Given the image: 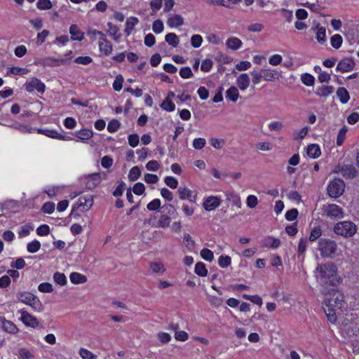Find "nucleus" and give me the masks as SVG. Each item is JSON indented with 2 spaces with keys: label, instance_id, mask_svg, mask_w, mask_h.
<instances>
[{
  "label": "nucleus",
  "instance_id": "0eeeda50",
  "mask_svg": "<svg viewBox=\"0 0 359 359\" xmlns=\"http://www.w3.org/2000/svg\"><path fill=\"white\" fill-rule=\"evenodd\" d=\"M345 190V183L339 178H334L328 184L327 191L329 196L331 198H339L341 196Z\"/></svg>",
  "mask_w": 359,
  "mask_h": 359
},
{
  "label": "nucleus",
  "instance_id": "4d7b16f0",
  "mask_svg": "<svg viewBox=\"0 0 359 359\" xmlns=\"http://www.w3.org/2000/svg\"><path fill=\"white\" fill-rule=\"evenodd\" d=\"M163 23L160 20H156L153 22L152 29L156 34H160L163 31Z\"/></svg>",
  "mask_w": 359,
  "mask_h": 359
},
{
  "label": "nucleus",
  "instance_id": "4c0bfd02",
  "mask_svg": "<svg viewBox=\"0 0 359 359\" xmlns=\"http://www.w3.org/2000/svg\"><path fill=\"white\" fill-rule=\"evenodd\" d=\"M67 62V59L61 58V59H55L53 57H48L45 60L44 64L49 65V66H53V65H61L65 64Z\"/></svg>",
  "mask_w": 359,
  "mask_h": 359
},
{
  "label": "nucleus",
  "instance_id": "473e14b6",
  "mask_svg": "<svg viewBox=\"0 0 359 359\" xmlns=\"http://www.w3.org/2000/svg\"><path fill=\"white\" fill-rule=\"evenodd\" d=\"M165 41L172 47H177L180 43L178 36L174 33H169L165 35Z\"/></svg>",
  "mask_w": 359,
  "mask_h": 359
},
{
  "label": "nucleus",
  "instance_id": "423d86ee",
  "mask_svg": "<svg viewBox=\"0 0 359 359\" xmlns=\"http://www.w3.org/2000/svg\"><path fill=\"white\" fill-rule=\"evenodd\" d=\"M161 215L157 222V227L167 228L170 226L171 218L177 215L175 207L172 204L164 205L160 211Z\"/></svg>",
  "mask_w": 359,
  "mask_h": 359
},
{
  "label": "nucleus",
  "instance_id": "aec40b11",
  "mask_svg": "<svg viewBox=\"0 0 359 359\" xmlns=\"http://www.w3.org/2000/svg\"><path fill=\"white\" fill-rule=\"evenodd\" d=\"M167 24L170 27H178L184 24V18L178 14L170 15Z\"/></svg>",
  "mask_w": 359,
  "mask_h": 359
},
{
  "label": "nucleus",
  "instance_id": "72a5a7b5",
  "mask_svg": "<svg viewBox=\"0 0 359 359\" xmlns=\"http://www.w3.org/2000/svg\"><path fill=\"white\" fill-rule=\"evenodd\" d=\"M194 271L198 276L201 277H205L208 274V270L205 268V265L201 262H198L196 264Z\"/></svg>",
  "mask_w": 359,
  "mask_h": 359
},
{
  "label": "nucleus",
  "instance_id": "2eb2a0df",
  "mask_svg": "<svg viewBox=\"0 0 359 359\" xmlns=\"http://www.w3.org/2000/svg\"><path fill=\"white\" fill-rule=\"evenodd\" d=\"M38 133L43 134L47 137L53 138V139H57V140H72V138L69 136H65L59 133L56 130H51V129H41L39 128L37 130Z\"/></svg>",
  "mask_w": 359,
  "mask_h": 359
},
{
  "label": "nucleus",
  "instance_id": "bf43d9fd",
  "mask_svg": "<svg viewBox=\"0 0 359 359\" xmlns=\"http://www.w3.org/2000/svg\"><path fill=\"white\" fill-rule=\"evenodd\" d=\"M213 65V62L210 59H205L202 62L201 69L203 72H208Z\"/></svg>",
  "mask_w": 359,
  "mask_h": 359
},
{
  "label": "nucleus",
  "instance_id": "69168bd1",
  "mask_svg": "<svg viewBox=\"0 0 359 359\" xmlns=\"http://www.w3.org/2000/svg\"><path fill=\"white\" fill-rule=\"evenodd\" d=\"M150 268L154 273L164 272L165 270L163 265L160 262H151Z\"/></svg>",
  "mask_w": 359,
  "mask_h": 359
},
{
  "label": "nucleus",
  "instance_id": "7ed1b4c3",
  "mask_svg": "<svg viewBox=\"0 0 359 359\" xmlns=\"http://www.w3.org/2000/svg\"><path fill=\"white\" fill-rule=\"evenodd\" d=\"M318 250L323 257L333 258L337 255L338 245L334 240L322 238L318 241Z\"/></svg>",
  "mask_w": 359,
  "mask_h": 359
},
{
  "label": "nucleus",
  "instance_id": "052dcab7",
  "mask_svg": "<svg viewBox=\"0 0 359 359\" xmlns=\"http://www.w3.org/2000/svg\"><path fill=\"white\" fill-rule=\"evenodd\" d=\"M44 213L51 214L55 210V203L53 202H46L41 208Z\"/></svg>",
  "mask_w": 359,
  "mask_h": 359
},
{
  "label": "nucleus",
  "instance_id": "49530a36",
  "mask_svg": "<svg viewBox=\"0 0 359 359\" xmlns=\"http://www.w3.org/2000/svg\"><path fill=\"white\" fill-rule=\"evenodd\" d=\"M321 235H322V230H321L320 227L316 226L311 231L310 236H309V241L311 242L315 241L318 238H319Z\"/></svg>",
  "mask_w": 359,
  "mask_h": 359
},
{
  "label": "nucleus",
  "instance_id": "f3484780",
  "mask_svg": "<svg viewBox=\"0 0 359 359\" xmlns=\"http://www.w3.org/2000/svg\"><path fill=\"white\" fill-rule=\"evenodd\" d=\"M100 183V174L95 172L89 175L86 178V187L88 189H93Z\"/></svg>",
  "mask_w": 359,
  "mask_h": 359
},
{
  "label": "nucleus",
  "instance_id": "a18cd8bd",
  "mask_svg": "<svg viewBox=\"0 0 359 359\" xmlns=\"http://www.w3.org/2000/svg\"><path fill=\"white\" fill-rule=\"evenodd\" d=\"M161 107L169 112L173 111L175 109V104L168 99H165L161 104Z\"/></svg>",
  "mask_w": 359,
  "mask_h": 359
},
{
  "label": "nucleus",
  "instance_id": "1a4fd4ad",
  "mask_svg": "<svg viewBox=\"0 0 359 359\" xmlns=\"http://www.w3.org/2000/svg\"><path fill=\"white\" fill-rule=\"evenodd\" d=\"M333 172L341 173L346 179H353L357 176L355 166L349 164L338 165L334 168Z\"/></svg>",
  "mask_w": 359,
  "mask_h": 359
},
{
  "label": "nucleus",
  "instance_id": "58836bf2",
  "mask_svg": "<svg viewBox=\"0 0 359 359\" xmlns=\"http://www.w3.org/2000/svg\"><path fill=\"white\" fill-rule=\"evenodd\" d=\"M52 6V2L50 0H38L36 2V7L41 11L49 10Z\"/></svg>",
  "mask_w": 359,
  "mask_h": 359
},
{
  "label": "nucleus",
  "instance_id": "c9c22d12",
  "mask_svg": "<svg viewBox=\"0 0 359 359\" xmlns=\"http://www.w3.org/2000/svg\"><path fill=\"white\" fill-rule=\"evenodd\" d=\"M280 245V241L278 238L268 237L264 241V246L277 248Z\"/></svg>",
  "mask_w": 359,
  "mask_h": 359
},
{
  "label": "nucleus",
  "instance_id": "8fccbe9b",
  "mask_svg": "<svg viewBox=\"0 0 359 359\" xmlns=\"http://www.w3.org/2000/svg\"><path fill=\"white\" fill-rule=\"evenodd\" d=\"M200 254L202 258L206 261L211 262L214 259L213 252L208 248L202 249Z\"/></svg>",
  "mask_w": 359,
  "mask_h": 359
},
{
  "label": "nucleus",
  "instance_id": "a878e982",
  "mask_svg": "<svg viewBox=\"0 0 359 359\" xmlns=\"http://www.w3.org/2000/svg\"><path fill=\"white\" fill-rule=\"evenodd\" d=\"M306 153L309 157L313 158H318L321 154L319 146L316 144L309 145Z\"/></svg>",
  "mask_w": 359,
  "mask_h": 359
},
{
  "label": "nucleus",
  "instance_id": "3c124183",
  "mask_svg": "<svg viewBox=\"0 0 359 359\" xmlns=\"http://www.w3.org/2000/svg\"><path fill=\"white\" fill-rule=\"evenodd\" d=\"M164 182L167 186H168L171 189H176L178 186V181L176 178L171 177V176H167L164 179Z\"/></svg>",
  "mask_w": 359,
  "mask_h": 359
},
{
  "label": "nucleus",
  "instance_id": "cd10ccee",
  "mask_svg": "<svg viewBox=\"0 0 359 359\" xmlns=\"http://www.w3.org/2000/svg\"><path fill=\"white\" fill-rule=\"evenodd\" d=\"M70 280L74 284L84 283L87 281V278L79 273L73 272L69 276Z\"/></svg>",
  "mask_w": 359,
  "mask_h": 359
},
{
  "label": "nucleus",
  "instance_id": "412c9836",
  "mask_svg": "<svg viewBox=\"0 0 359 359\" xmlns=\"http://www.w3.org/2000/svg\"><path fill=\"white\" fill-rule=\"evenodd\" d=\"M71 39L73 41H81L84 37V33L80 30L76 25H72L69 27Z\"/></svg>",
  "mask_w": 359,
  "mask_h": 359
},
{
  "label": "nucleus",
  "instance_id": "37998d69",
  "mask_svg": "<svg viewBox=\"0 0 359 359\" xmlns=\"http://www.w3.org/2000/svg\"><path fill=\"white\" fill-rule=\"evenodd\" d=\"M53 280L57 284L63 286L67 284V278L62 273L55 272L53 274Z\"/></svg>",
  "mask_w": 359,
  "mask_h": 359
},
{
  "label": "nucleus",
  "instance_id": "6e6d98bb",
  "mask_svg": "<svg viewBox=\"0 0 359 359\" xmlns=\"http://www.w3.org/2000/svg\"><path fill=\"white\" fill-rule=\"evenodd\" d=\"M180 76L183 79H189L193 76V73L190 67H182L179 72Z\"/></svg>",
  "mask_w": 359,
  "mask_h": 359
},
{
  "label": "nucleus",
  "instance_id": "2f4dec72",
  "mask_svg": "<svg viewBox=\"0 0 359 359\" xmlns=\"http://www.w3.org/2000/svg\"><path fill=\"white\" fill-rule=\"evenodd\" d=\"M239 96L238 89L235 86L230 87L226 92V97L227 99L235 102Z\"/></svg>",
  "mask_w": 359,
  "mask_h": 359
},
{
  "label": "nucleus",
  "instance_id": "dca6fc26",
  "mask_svg": "<svg viewBox=\"0 0 359 359\" xmlns=\"http://www.w3.org/2000/svg\"><path fill=\"white\" fill-rule=\"evenodd\" d=\"M221 204V199L217 196H208L203 202V208L205 210L211 211L216 209Z\"/></svg>",
  "mask_w": 359,
  "mask_h": 359
},
{
  "label": "nucleus",
  "instance_id": "864d4df0",
  "mask_svg": "<svg viewBox=\"0 0 359 359\" xmlns=\"http://www.w3.org/2000/svg\"><path fill=\"white\" fill-rule=\"evenodd\" d=\"M347 133V128L346 126L343 127L342 128H341L338 133V135H337V144L340 146L343 144L344 140H345V137H346V134Z\"/></svg>",
  "mask_w": 359,
  "mask_h": 359
},
{
  "label": "nucleus",
  "instance_id": "a19ab883",
  "mask_svg": "<svg viewBox=\"0 0 359 359\" xmlns=\"http://www.w3.org/2000/svg\"><path fill=\"white\" fill-rule=\"evenodd\" d=\"M331 45L335 48L338 49L341 47L343 39L340 34H336L331 37Z\"/></svg>",
  "mask_w": 359,
  "mask_h": 359
},
{
  "label": "nucleus",
  "instance_id": "39448f33",
  "mask_svg": "<svg viewBox=\"0 0 359 359\" xmlns=\"http://www.w3.org/2000/svg\"><path fill=\"white\" fill-rule=\"evenodd\" d=\"M16 297L18 301L31 306L34 311H43V307L41 301L33 294L28 292H18Z\"/></svg>",
  "mask_w": 359,
  "mask_h": 359
},
{
  "label": "nucleus",
  "instance_id": "ea45409f",
  "mask_svg": "<svg viewBox=\"0 0 359 359\" xmlns=\"http://www.w3.org/2000/svg\"><path fill=\"white\" fill-rule=\"evenodd\" d=\"M29 72V69L26 68H21L19 67H13L9 69V71L7 72V74H13V75H24L27 74Z\"/></svg>",
  "mask_w": 359,
  "mask_h": 359
},
{
  "label": "nucleus",
  "instance_id": "c756f323",
  "mask_svg": "<svg viewBox=\"0 0 359 359\" xmlns=\"http://www.w3.org/2000/svg\"><path fill=\"white\" fill-rule=\"evenodd\" d=\"M316 39L320 43H323L326 41V29L324 27H320L318 24L316 26Z\"/></svg>",
  "mask_w": 359,
  "mask_h": 359
},
{
  "label": "nucleus",
  "instance_id": "774afa93",
  "mask_svg": "<svg viewBox=\"0 0 359 359\" xmlns=\"http://www.w3.org/2000/svg\"><path fill=\"white\" fill-rule=\"evenodd\" d=\"M206 141L204 138H196L193 141V147L196 149H201L205 145Z\"/></svg>",
  "mask_w": 359,
  "mask_h": 359
},
{
  "label": "nucleus",
  "instance_id": "4468645a",
  "mask_svg": "<svg viewBox=\"0 0 359 359\" xmlns=\"http://www.w3.org/2000/svg\"><path fill=\"white\" fill-rule=\"evenodd\" d=\"M355 65V62L352 58L346 57L339 62L336 69L341 72H347L353 70Z\"/></svg>",
  "mask_w": 359,
  "mask_h": 359
},
{
  "label": "nucleus",
  "instance_id": "79ce46f5",
  "mask_svg": "<svg viewBox=\"0 0 359 359\" xmlns=\"http://www.w3.org/2000/svg\"><path fill=\"white\" fill-rule=\"evenodd\" d=\"M41 248V243L39 241L34 240L29 243L27 245V250L30 253H34L39 250Z\"/></svg>",
  "mask_w": 359,
  "mask_h": 359
},
{
  "label": "nucleus",
  "instance_id": "9d476101",
  "mask_svg": "<svg viewBox=\"0 0 359 359\" xmlns=\"http://www.w3.org/2000/svg\"><path fill=\"white\" fill-rule=\"evenodd\" d=\"M23 87L29 93H32L36 90L38 93L43 94L46 90L45 84L35 77L27 80Z\"/></svg>",
  "mask_w": 359,
  "mask_h": 359
},
{
  "label": "nucleus",
  "instance_id": "e2e57ef3",
  "mask_svg": "<svg viewBox=\"0 0 359 359\" xmlns=\"http://www.w3.org/2000/svg\"><path fill=\"white\" fill-rule=\"evenodd\" d=\"M203 41V38L199 34H195L191 36V43L193 47L198 48L201 46Z\"/></svg>",
  "mask_w": 359,
  "mask_h": 359
},
{
  "label": "nucleus",
  "instance_id": "b1692460",
  "mask_svg": "<svg viewBox=\"0 0 359 359\" xmlns=\"http://www.w3.org/2000/svg\"><path fill=\"white\" fill-rule=\"evenodd\" d=\"M107 32L109 35L111 36L114 40H118L121 36V34L118 33L119 29L118 28V27L111 22H107Z\"/></svg>",
  "mask_w": 359,
  "mask_h": 359
},
{
  "label": "nucleus",
  "instance_id": "ddd939ff",
  "mask_svg": "<svg viewBox=\"0 0 359 359\" xmlns=\"http://www.w3.org/2000/svg\"><path fill=\"white\" fill-rule=\"evenodd\" d=\"M179 198L181 200H188L191 203H196V194L186 187H180L177 189Z\"/></svg>",
  "mask_w": 359,
  "mask_h": 359
},
{
  "label": "nucleus",
  "instance_id": "c03bdc74",
  "mask_svg": "<svg viewBox=\"0 0 359 359\" xmlns=\"http://www.w3.org/2000/svg\"><path fill=\"white\" fill-rule=\"evenodd\" d=\"M301 80L302 83L307 86H313L315 81L314 77L312 75L307 73L303 74L302 75Z\"/></svg>",
  "mask_w": 359,
  "mask_h": 359
},
{
  "label": "nucleus",
  "instance_id": "6e6552de",
  "mask_svg": "<svg viewBox=\"0 0 359 359\" xmlns=\"http://www.w3.org/2000/svg\"><path fill=\"white\" fill-rule=\"evenodd\" d=\"M93 204V198L92 195H87L79 197L78 202L73 206L71 215L74 217L80 216L79 214L75 213L76 210H79L81 212L88 211L90 209Z\"/></svg>",
  "mask_w": 359,
  "mask_h": 359
},
{
  "label": "nucleus",
  "instance_id": "0e129e2a",
  "mask_svg": "<svg viewBox=\"0 0 359 359\" xmlns=\"http://www.w3.org/2000/svg\"><path fill=\"white\" fill-rule=\"evenodd\" d=\"M128 144L132 147H135L140 142V138L137 134H131L128 137Z\"/></svg>",
  "mask_w": 359,
  "mask_h": 359
},
{
  "label": "nucleus",
  "instance_id": "680f3d73",
  "mask_svg": "<svg viewBox=\"0 0 359 359\" xmlns=\"http://www.w3.org/2000/svg\"><path fill=\"white\" fill-rule=\"evenodd\" d=\"M299 215L298 210L296 208H292L285 213V219L288 221L294 220Z\"/></svg>",
  "mask_w": 359,
  "mask_h": 359
},
{
  "label": "nucleus",
  "instance_id": "5701e85b",
  "mask_svg": "<svg viewBox=\"0 0 359 359\" xmlns=\"http://www.w3.org/2000/svg\"><path fill=\"white\" fill-rule=\"evenodd\" d=\"M1 322L2 327L6 332L11 334H15L18 332V329L13 322L7 320L4 318H1Z\"/></svg>",
  "mask_w": 359,
  "mask_h": 359
},
{
  "label": "nucleus",
  "instance_id": "a211bd4d",
  "mask_svg": "<svg viewBox=\"0 0 359 359\" xmlns=\"http://www.w3.org/2000/svg\"><path fill=\"white\" fill-rule=\"evenodd\" d=\"M261 72L263 79L266 81L278 80L281 76L280 72L271 69H262Z\"/></svg>",
  "mask_w": 359,
  "mask_h": 359
},
{
  "label": "nucleus",
  "instance_id": "4be33fe9",
  "mask_svg": "<svg viewBox=\"0 0 359 359\" xmlns=\"http://www.w3.org/2000/svg\"><path fill=\"white\" fill-rule=\"evenodd\" d=\"M334 88L332 86H322L316 88V94L320 97H326L332 94Z\"/></svg>",
  "mask_w": 359,
  "mask_h": 359
},
{
  "label": "nucleus",
  "instance_id": "7c9ffc66",
  "mask_svg": "<svg viewBox=\"0 0 359 359\" xmlns=\"http://www.w3.org/2000/svg\"><path fill=\"white\" fill-rule=\"evenodd\" d=\"M139 20L135 17H130L127 19L126 22V29L125 32L127 33V35H129L131 31L133 29L134 27L137 25Z\"/></svg>",
  "mask_w": 359,
  "mask_h": 359
},
{
  "label": "nucleus",
  "instance_id": "5fc2aeb1",
  "mask_svg": "<svg viewBox=\"0 0 359 359\" xmlns=\"http://www.w3.org/2000/svg\"><path fill=\"white\" fill-rule=\"evenodd\" d=\"M161 204L160 199L155 198L147 204V208L150 211L157 210L161 208Z\"/></svg>",
  "mask_w": 359,
  "mask_h": 359
},
{
  "label": "nucleus",
  "instance_id": "09e8293b",
  "mask_svg": "<svg viewBox=\"0 0 359 359\" xmlns=\"http://www.w3.org/2000/svg\"><path fill=\"white\" fill-rule=\"evenodd\" d=\"M231 263V259L229 256L222 255L219 257L218 264L222 268H226L230 266Z\"/></svg>",
  "mask_w": 359,
  "mask_h": 359
},
{
  "label": "nucleus",
  "instance_id": "f03ea898",
  "mask_svg": "<svg viewBox=\"0 0 359 359\" xmlns=\"http://www.w3.org/2000/svg\"><path fill=\"white\" fill-rule=\"evenodd\" d=\"M344 295L340 292L332 290L325 295L323 304L327 308V311H341L344 304Z\"/></svg>",
  "mask_w": 359,
  "mask_h": 359
},
{
  "label": "nucleus",
  "instance_id": "de8ad7c7",
  "mask_svg": "<svg viewBox=\"0 0 359 359\" xmlns=\"http://www.w3.org/2000/svg\"><path fill=\"white\" fill-rule=\"evenodd\" d=\"M121 123L116 119H113L109 122L107 126V130L109 133H114L119 129Z\"/></svg>",
  "mask_w": 359,
  "mask_h": 359
},
{
  "label": "nucleus",
  "instance_id": "13d9d810",
  "mask_svg": "<svg viewBox=\"0 0 359 359\" xmlns=\"http://www.w3.org/2000/svg\"><path fill=\"white\" fill-rule=\"evenodd\" d=\"M184 243L189 250H192L194 249L195 242L189 233L184 234Z\"/></svg>",
  "mask_w": 359,
  "mask_h": 359
},
{
  "label": "nucleus",
  "instance_id": "393cba45",
  "mask_svg": "<svg viewBox=\"0 0 359 359\" xmlns=\"http://www.w3.org/2000/svg\"><path fill=\"white\" fill-rule=\"evenodd\" d=\"M337 95L342 104L347 103L350 99L348 90L344 87H340L337 90Z\"/></svg>",
  "mask_w": 359,
  "mask_h": 359
},
{
  "label": "nucleus",
  "instance_id": "bb28decb",
  "mask_svg": "<svg viewBox=\"0 0 359 359\" xmlns=\"http://www.w3.org/2000/svg\"><path fill=\"white\" fill-rule=\"evenodd\" d=\"M226 46L231 50H238L242 45V41L236 37H231L226 40Z\"/></svg>",
  "mask_w": 359,
  "mask_h": 359
},
{
  "label": "nucleus",
  "instance_id": "f704fd0d",
  "mask_svg": "<svg viewBox=\"0 0 359 359\" xmlns=\"http://www.w3.org/2000/svg\"><path fill=\"white\" fill-rule=\"evenodd\" d=\"M93 132L88 129H82L76 132V136L82 140H89L93 137Z\"/></svg>",
  "mask_w": 359,
  "mask_h": 359
},
{
  "label": "nucleus",
  "instance_id": "c85d7f7f",
  "mask_svg": "<svg viewBox=\"0 0 359 359\" xmlns=\"http://www.w3.org/2000/svg\"><path fill=\"white\" fill-rule=\"evenodd\" d=\"M100 51L104 55H109L113 50L111 43L108 41L104 43H98Z\"/></svg>",
  "mask_w": 359,
  "mask_h": 359
},
{
  "label": "nucleus",
  "instance_id": "9b49d317",
  "mask_svg": "<svg viewBox=\"0 0 359 359\" xmlns=\"http://www.w3.org/2000/svg\"><path fill=\"white\" fill-rule=\"evenodd\" d=\"M323 210L327 217L331 219H341L344 216L343 209L334 203L324 205Z\"/></svg>",
  "mask_w": 359,
  "mask_h": 359
},
{
  "label": "nucleus",
  "instance_id": "603ef678",
  "mask_svg": "<svg viewBox=\"0 0 359 359\" xmlns=\"http://www.w3.org/2000/svg\"><path fill=\"white\" fill-rule=\"evenodd\" d=\"M38 290L41 292L50 293L53 291V285L50 283L44 282L38 286Z\"/></svg>",
  "mask_w": 359,
  "mask_h": 359
},
{
  "label": "nucleus",
  "instance_id": "20e7f679",
  "mask_svg": "<svg viewBox=\"0 0 359 359\" xmlns=\"http://www.w3.org/2000/svg\"><path fill=\"white\" fill-rule=\"evenodd\" d=\"M356 225L351 221L337 222L334 226V232L344 238H351L357 232Z\"/></svg>",
  "mask_w": 359,
  "mask_h": 359
},
{
  "label": "nucleus",
  "instance_id": "f8f14e48",
  "mask_svg": "<svg viewBox=\"0 0 359 359\" xmlns=\"http://www.w3.org/2000/svg\"><path fill=\"white\" fill-rule=\"evenodd\" d=\"M19 313L21 314V320L26 326L35 328L39 325L38 319L29 314L27 311L20 310Z\"/></svg>",
  "mask_w": 359,
  "mask_h": 359
},
{
  "label": "nucleus",
  "instance_id": "338daca9",
  "mask_svg": "<svg viewBox=\"0 0 359 359\" xmlns=\"http://www.w3.org/2000/svg\"><path fill=\"white\" fill-rule=\"evenodd\" d=\"M246 204L250 208H254L258 204V199L254 195H250L246 200Z\"/></svg>",
  "mask_w": 359,
  "mask_h": 359
},
{
  "label": "nucleus",
  "instance_id": "e433bc0d",
  "mask_svg": "<svg viewBox=\"0 0 359 359\" xmlns=\"http://www.w3.org/2000/svg\"><path fill=\"white\" fill-rule=\"evenodd\" d=\"M141 175V170L137 166L133 167L128 173V179L130 181L137 180Z\"/></svg>",
  "mask_w": 359,
  "mask_h": 359
},
{
  "label": "nucleus",
  "instance_id": "f257e3e1",
  "mask_svg": "<svg viewBox=\"0 0 359 359\" xmlns=\"http://www.w3.org/2000/svg\"><path fill=\"white\" fill-rule=\"evenodd\" d=\"M316 276L318 282L324 286H336L340 283V277L337 274V267L332 262L319 264L316 269Z\"/></svg>",
  "mask_w": 359,
  "mask_h": 359
},
{
  "label": "nucleus",
  "instance_id": "6ab92c4d",
  "mask_svg": "<svg viewBox=\"0 0 359 359\" xmlns=\"http://www.w3.org/2000/svg\"><path fill=\"white\" fill-rule=\"evenodd\" d=\"M250 77L246 73L241 74L236 79V84L241 90H245L250 85Z\"/></svg>",
  "mask_w": 359,
  "mask_h": 359
}]
</instances>
